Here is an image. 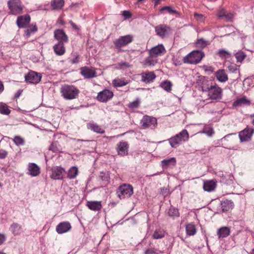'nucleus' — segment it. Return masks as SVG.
<instances>
[{
  "mask_svg": "<svg viewBox=\"0 0 254 254\" xmlns=\"http://www.w3.org/2000/svg\"><path fill=\"white\" fill-rule=\"evenodd\" d=\"M189 137V134L186 129H183L179 133L171 137L168 139L171 147L176 148L179 145L187 141Z\"/></svg>",
  "mask_w": 254,
  "mask_h": 254,
  "instance_id": "1",
  "label": "nucleus"
},
{
  "mask_svg": "<svg viewBox=\"0 0 254 254\" xmlns=\"http://www.w3.org/2000/svg\"><path fill=\"white\" fill-rule=\"evenodd\" d=\"M63 97L66 100L74 99L78 94V90L72 85H64L61 88Z\"/></svg>",
  "mask_w": 254,
  "mask_h": 254,
  "instance_id": "2",
  "label": "nucleus"
},
{
  "mask_svg": "<svg viewBox=\"0 0 254 254\" xmlns=\"http://www.w3.org/2000/svg\"><path fill=\"white\" fill-rule=\"evenodd\" d=\"M204 55L203 52L199 51H193L184 58L185 63L196 64L200 62Z\"/></svg>",
  "mask_w": 254,
  "mask_h": 254,
  "instance_id": "3",
  "label": "nucleus"
},
{
  "mask_svg": "<svg viewBox=\"0 0 254 254\" xmlns=\"http://www.w3.org/2000/svg\"><path fill=\"white\" fill-rule=\"evenodd\" d=\"M117 193L120 199L129 197L133 193V187L129 184H124L118 188Z\"/></svg>",
  "mask_w": 254,
  "mask_h": 254,
  "instance_id": "4",
  "label": "nucleus"
},
{
  "mask_svg": "<svg viewBox=\"0 0 254 254\" xmlns=\"http://www.w3.org/2000/svg\"><path fill=\"white\" fill-rule=\"evenodd\" d=\"M141 127L143 129L148 128H154L157 125V121L156 118L144 116L140 121Z\"/></svg>",
  "mask_w": 254,
  "mask_h": 254,
  "instance_id": "5",
  "label": "nucleus"
},
{
  "mask_svg": "<svg viewBox=\"0 0 254 254\" xmlns=\"http://www.w3.org/2000/svg\"><path fill=\"white\" fill-rule=\"evenodd\" d=\"M206 92L209 99L212 100L220 99L222 97V89L216 84L213 85Z\"/></svg>",
  "mask_w": 254,
  "mask_h": 254,
  "instance_id": "6",
  "label": "nucleus"
},
{
  "mask_svg": "<svg viewBox=\"0 0 254 254\" xmlns=\"http://www.w3.org/2000/svg\"><path fill=\"white\" fill-rule=\"evenodd\" d=\"M254 133V128L247 127L239 133V137L241 142L249 141L251 140Z\"/></svg>",
  "mask_w": 254,
  "mask_h": 254,
  "instance_id": "7",
  "label": "nucleus"
},
{
  "mask_svg": "<svg viewBox=\"0 0 254 254\" xmlns=\"http://www.w3.org/2000/svg\"><path fill=\"white\" fill-rule=\"evenodd\" d=\"M156 35L164 38L171 33L170 27L165 24H160L155 27Z\"/></svg>",
  "mask_w": 254,
  "mask_h": 254,
  "instance_id": "8",
  "label": "nucleus"
},
{
  "mask_svg": "<svg viewBox=\"0 0 254 254\" xmlns=\"http://www.w3.org/2000/svg\"><path fill=\"white\" fill-rule=\"evenodd\" d=\"M113 92L107 89L99 92L97 96V100L100 102L106 103L110 100L113 97Z\"/></svg>",
  "mask_w": 254,
  "mask_h": 254,
  "instance_id": "9",
  "label": "nucleus"
},
{
  "mask_svg": "<svg viewBox=\"0 0 254 254\" xmlns=\"http://www.w3.org/2000/svg\"><path fill=\"white\" fill-rule=\"evenodd\" d=\"M133 41V37L130 35H127L124 36H121L119 39H117L114 44L115 47L118 48H121L126 46L130 43Z\"/></svg>",
  "mask_w": 254,
  "mask_h": 254,
  "instance_id": "10",
  "label": "nucleus"
},
{
  "mask_svg": "<svg viewBox=\"0 0 254 254\" xmlns=\"http://www.w3.org/2000/svg\"><path fill=\"white\" fill-rule=\"evenodd\" d=\"M41 77L42 76L40 73L33 71H30L25 76V81L32 84L39 83L41 81Z\"/></svg>",
  "mask_w": 254,
  "mask_h": 254,
  "instance_id": "11",
  "label": "nucleus"
},
{
  "mask_svg": "<svg viewBox=\"0 0 254 254\" xmlns=\"http://www.w3.org/2000/svg\"><path fill=\"white\" fill-rule=\"evenodd\" d=\"M7 4L12 14H17L22 10L20 0H9Z\"/></svg>",
  "mask_w": 254,
  "mask_h": 254,
  "instance_id": "12",
  "label": "nucleus"
},
{
  "mask_svg": "<svg viewBox=\"0 0 254 254\" xmlns=\"http://www.w3.org/2000/svg\"><path fill=\"white\" fill-rule=\"evenodd\" d=\"M197 83L203 92H206L213 86L212 82L204 76L199 77Z\"/></svg>",
  "mask_w": 254,
  "mask_h": 254,
  "instance_id": "13",
  "label": "nucleus"
},
{
  "mask_svg": "<svg viewBox=\"0 0 254 254\" xmlns=\"http://www.w3.org/2000/svg\"><path fill=\"white\" fill-rule=\"evenodd\" d=\"M129 145L127 142L121 141L117 144V151L118 154L121 156H125L128 154Z\"/></svg>",
  "mask_w": 254,
  "mask_h": 254,
  "instance_id": "14",
  "label": "nucleus"
},
{
  "mask_svg": "<svg viewBox=\"0 0 254 254\" xmlns=\"http://www.w3.org/2000/svg\"><path fill=\"white\" fill-rule=\"evenodd\" d=\"M80 73L85 78H92L97 76L95 69L93 67H83L80 68Z\"/></svg>",
  "mask_w": 254,
  "mask_h": 254,
  "instance_id": "15",
  "label": "nucleus"
},
{
  "mask_svg": "<svg viewBox=\"0 0 254 254\" xmlns=\"http://www.w3.org/2000/svg\"><path fill=\"white\" fill-rule=\"evenodd\" d=\"M54 38L58 42L64 44L68 42V37L62 29H56L55 30Z\"/></svg>",
  "mask_w": 254,
  "mask_h": 254,
  "instance_id": "16",
  "label": "nucleus"
},
{
  "mask_svg": "<svg viewBox=\"0 0 254 254\" xmlns=\"http://www.w3.org/2000/svg\"><path fill=\"white\" fill-rule=\"evenodd\" d=\"M51 177L54 180H60L63 178V173L64 170L61 167H54L51 169Z\"/></svg>",
  "mask_w": 254,
  "mask_h": 254,
  "instance_id": "17",
  "label": "nucleus"
},
{
  "mask_svg": "<svg viewBox=\"0 0 254 254\" xmlns=\"http://www.w3.org/2000/svg\"><path fill=\"white\" fill-rule=\"evenodd\" d=\"M30 19V16L28 14L20 16L18 17L16 23L19 28H24L29 24Z\"/></svg>",
  "mask_w": 254,
  "mask_h": 254,
  "instance_id": "18",
  "label": "nucleus"
},
{
  "mask_svg": "<svg viewBox=\"0 0 254 254\" xmlns=\"http://www.w3.org/2000/svg\"><path fill=\"white\" fill-rule=\"evenodd\" d=\"M165 52L164 47L162 45H158L152 48L149 51V55L150 57H156L163 54Z\"/></svg>",
  "mask_w": 254,
  "mask_h": 254,
  "instance_id": "19",
  "label": "nucleus"
},
{
  "mask_svg": "<svg viewBox=\"0 0 254 254\" xmlns=\"http://www.w3.org/2000/svg\"><path fill=\"white\" fill-rule=\"evenodd\" d=\"M141 81L145 83H149L153 81L156 78V75L153 72H148L147 73H142L141 74Z\"/></svg>",
  "mask_w": 254,
  "mask_h": 254,
  "instance_id": "20",
  "label": "nucleus"
},
{
  "mask_svg": "<svg viewBox=\"0 0 254 254\" xmlns=\"http://www.w3.org/2000/svg\"><path fill=\"white\" fill-rule=\"evenodd\" d=\"M71 228L69 223L63 222L59 224L56 227V231L59 234H63L69 231Z\"/></svg>",
  "mask_w": 254,
  "mask_h": 254,
  "instance_id": "21",
  "label": "nucleus"
},
{
  "mask_svg": "<svg viewBox=\"0 0 254 254\" xmlns=\"http://www.w3.org/2000/svg\"><path fill=\"white\" fill-rule=\"evenodd\" d=\"M176 160L174 157L168 159H164L161 162V165L164 170L169 168H172L176 165Z\"/></svg>",
  "mask_w": 254,
  "mask_h": 254,
  "instance_id": "22",
  "label": "nucleus"
},
{
  "mask_svg": "<svg viewBox=\"0 0 254 254\" xmlns=\"http://www.w3.org/2000/svg\"><path fill=\"white\" fill-rule=\"evenodd\" d=\"M28 174L31 176L35 177L39 175L40 173V168L35 163H29L28 167Z\"/></svg>",
  "mask_w": 254,
  "mask_h": 254,
  "instance_id": "23",
  "label": "nucleus"
},
{
  "mask_svg": "<svg viewBox=\"0 0 254 254\" xmlns=\"http://www.w3.org/2000/svg\"><path fill=\"white\" fill-rule=\"evenodd\" d=\"M216 187V181L215 180L206 181L204 182L203 188L205 191L210 192L213 191Z\"/></svg>",
  "mask_w": 254,
  "mask_h": 254,
  "instance_id": "24",
  "label": "nucleus"
},
{
  "mask_svg": "<svg viewBox=\"0 0 254 254\" xmlns=\"http://www.w3.org/2000/svg\"><path fill=\"white\" fill-rule=\"evenodd\" d=\"M251 102L246 97L237 98L233 103L234 107H241L244 105H250Z\"/></svg>",
  "mask_w": 254,
  "mask_h": 254,
  "instance_id": "25",
  "label": "nucleus"
},
{
  "mask_svg": "<svg viewBox=\"0 0 254 254\" xmlns=\"http://www.w3.org/2000/svg\"><path fill=\"white\" fill-rule=\"evenodd\" d=\"M54 51L56 55L59 56L63 55L64 54L65 50L64 43L58 42L53 47Z\"/></svg>",
  "mask_w": 254,
  "mask_h": 254,
  "instance_id": "26",
  "label": "nucleus"
},
{
  "mask_svg": "<svg viewBox=\"0 0 254 254\" xmlns=\"http://www.w3.org/2000/svg\"><path fill=\"white\" fill-rule=\"evenodd\" d=\"M234 203L232 201L228 199H225L222 201L221 207L223 212L228 211L233 208Z\"/></svg>",
  "mask_w": 254,
  "mask_h": 254,
  "instance_id": "27",
  "label": "nucleus"
},
{
  "mask_svg": "<svg viewBox=\"0 0 254 254\" xmlns=\"http://www.w3.org/2000/svg\"><path fill=\"white\" fill-rule=\"evenodd\" d=\"M87 206L90 209L93 211H99L102 208L101 201H88L87 203Z\"/></svg>",
  "mask_w": 254,
  "mask_h": 254,
  "instance_id": "28",
  "label": "nucleus"
},
{
  "mask_svg": "<svg viewBox=\"0 0 254 254\" xmlns=\"http://www.w3.org/2000/svg\"><path fill=\"white\" fill-rule=\"evenodd\" d=\"M129 81L125 78H116L112 81V84L115 87H120L126 85Z\"/></svg>",
  "mask_w": 254,
  "mask_h": 254,
  "instance_id": "29",
  "label": "nucleus"
},
{
  "mask_svg": "<svg viewBox=\"0 0 254 254\" xmlns=\"http://www.w3.org/2000/svg\"><path fill=\"white\" fill-rule=\"evenodd\" d=\"M216 76L218 80L221 82H225L228 80V76L224 69H220L216 72Z\"/></svg>",
  "mask_w": 254,
  "mask_h": 254,
  "instance_id": "30",
  "label": "nucleus"
},
{
  "mask_svg": "<svg viewBox=\"0 0 254 254\" xmlns=\"http://www.w3.org/2000/svg\"><path fill=\"white\" fill-rule=\"evenodd\" d=\"M64 0H52L51 6L53 10L61 9L64 5Z\"/></svg>",
  "mask_w": 254,
  "mask_h": 254,
  "instance_id": "31",
  "label": "nucleus"
},
{
  "mask_svg": "<svg viewBox=\"0 0 254 254\" xmlns=\"http://www.w3.org/2000/svg\"><path fill=\"white\" fill-rule=\"evenodd\" d=\"M87 126L88 128L91 129L95 132L101 134H103L105 132L104 129L96 124L89 123L87 124Z\"/></svg>",
  "mask_w": 254,
  "mask_h": 254,
  "instance_id": "32",
  "label": "nucleus"
},
{
  "mask_svg": "<svg viewBox=\"0 0 254 254\" xmlns=\"http://www.w3.org/2000/svg\"><path fill=\"white\" fill-rule=\"evenodd\" d=\"M186 231L187 234L189 236H193L196 232L195 226L192 223L186 225Z\"/></svg>",
  "mask_w": 254,
  "mask_h": 254,
  "instance_id": "33",
  "label": "nucleus"
},
{
  "mask_svg": "<svg viewBox=\"0 0 254 254\" xmlns=\"http://www.w3.org/2000/svg\"><path fill=\"white\" fill-rule=\"evenodd\" d=\"M230 230L227 227H223L220 228L217 231V235L219 238H225L230 235Z\"/></svg>",
  "mask_w": 254,
  "mask_h": 254,
  "instance_id": "34",
  "label": "nucleus"
},
{
  "mask_svg": "<svg viewBox=\"0 0 254 254\" xmlns=\"http://www.w3.org/2000/svg\"><path fill=\"white\" fill-rule=\"evenodd\" d=\"M11 231L14 235H19L22 232V228L17 223H13L10 226Z\"/></svg>",
  "mask_w": 254,
  "mask_h": 254,
  "instance_id": "35",
  "label": "nucleus"
},
{
  "mask_svg": "<svg viewBox=\"0 0 254 254\" xmlns=\"http://www.w3.org/2000/svg\"><path fill=\"white\" fill-rule=\"evenodd\" d=\"M167 213L169 216L174 219L175 217L179 216V212L177 209L171 206L167 211Z\"/></svg>",
  "mask_w": 254,
  "mask_h": 254,
  "instance_id": "36",
  "label": "nucleus"
},
{
  "mask_svg": "<svg viewBox=\"0 0 254 254\" xmlns=\"http://www.w3.org/2000/svg\"><path fill=\"white\" fill-rule=\"evenodd\" d=\"M78 172V168L75 166L71 167L67 173V177L69 179L75 178Z\"/></svg>",
  "mask_w": 254,
  "mask_h": 254,
  "instance_id": "37",
  "label": "nucleus"
},
{
  "mask_svg": "<svg viewBox=\"0 0 254 254\" xmlns=\"http://www.w3.org/2000/svg\"><path fill=\"white\" fill-rule=\"evenodd\" d=\"M209 44V42L204 40L203 38L197 39L195 43V46L200 49H203Z\"/></svg>",
  "mask_w": 254,
  "mask_h": 254,
  "instance_id": "38",
  "label": "nucleus"
},
{
  "mask_svg": "<svg viewBox=\"0 0 254 254\" xmlns=\"http://www.w3.org/2000/svg\"><path fill=\"white\" fill-rule=\"evenodd\" d=\"M160 86L165 91L170 92L172 90V84L171 81L166 80L163 81Z\"/></svg>",
  "mask_w": 254,
  "mask_h": 254,
  "instance_id": "39",
  "label": "nucleus"
},
{
  "mask_svg": "<svg viewBox=\"0 0 254 254\" xmlns=\"http://www.w3.org/2000/svg\"><path fill=\"white\" fill-rule=\"evenodd\" d=\"M218 55L222 59H227L231 56V53L228 51L224 49H220L218 52Z\"/></svg>",
  "mask_w": 254,
  "mask_h": 254,
  "instance_id": "40",
  "label": "nucleus"
},
{
  "mask_svg": "<svg viewBox=\"0 0 254 254\" xmlns=\"http://www.w3.org/2000/svg\"><path fill=\"white\" fill-rule=\"evenodd\" d=\"M49 150L56 153L59 152L61 150L60 146L57 142H53L50 146Z\"/></svg>",
  "mask_w": 254,
  "mask_h": 254,
  "instance_id": "41",
  "label": "nucleus"
},
{
  "mask_svg": "<svg viewBox=\"0 0 254 254\" xmlns=\"http://www.w3.org/2000/svg\"><path fill=\"white\" fill-rule=\"evenodd\" d=\"M10 112L8 106L3 104L0 105V113L3 115H8Z\"/></svg>",
  "mask_w": 254,
  "mask_h": 254,
  "instance_id": "42",
  "label": "nucleus"
},
{
  "mask_svg": "<svg viewBox=\"0 0 254 254\" xmlns=\"http://www.w3.org/2000/svg\"><path fill=\"white\" fill-rule=\"evenodd\" d=\"M235 57L237 62H241L246 58V55L243 51H239L235 54Z\"/></svg>",
  "mask_w": 254,
  "mask_h": 254,
  "instance_id": "43",
  "label": "nucleus"
},
{
  "mask_svg": "<svg viewBox=\"0 0 254 254\" xmlns=\"http://www.w3.org/2000/svg\"><path fill=\"white\" fill-rule=\"evenodd\" d=\"M13 141L17 146L24 145L25 143L24 139L20 136H15L13 138Z\"/></svg>",
  "mask_w": 254,
  "mask_h": 254,
  "instance_id": "44",
  "label": "nucleus"
},
{
  "mask_svg": "<svg viewBox=\"0 0 254 254\" xmlns=\"http://www.w3.org/2000/svg\"><path fill=\"white\" fill-rule=\"evenodd\" d=\"M154 239H159L164 237V232L160 230H156L152 236Z\"/></svg>",
  "mask_w": 254,
  "mask_h": 254,
  "instance_id": "45",
  "label": "nucleus"
},
{
  "mask_svg": "<svg viewBox=\"0 0 254 254\" xmlns=\"http://www.w3.org/2000/svg\"><path fill=\"white\" fill-rule=\"evenodd\" d=\"M202 132L209 136H211L214 133L213 128L210 126H205L203 129Z\"/></svg>",
  "mask_w": 254,
  "mask_h": 254,
  "instance_id": "46",
  "label": "nucleus"
},
{
  "mask_svg": "<svg viewBox=\"0 0 254 254\" xmlns=\"http://www.w3.org/2000/svg\"><path fill=\"white\" fill-rule=\"evenodd\" d=\"M166 10L169 13H178V12L175 9H173L171 6H165L163 7L160 9V11Z\"/></svg>",
  "mask_w": 254,
  "mask_h": 254,
  "instance_id": "47",
  "label": "nucleus"
},
{
  "mask_svg": "<svg viewBox=\"0 0 254 254\" xmlns=\"http://www.w3.org/2000/svg\"><path fill=\"white\" fill-rule=\"evenodd\" d=\"M140 104V100L139 99H137L136 100L129 103L128 107L130 108L134 109L138 107Z\"/></svg>",
  "mask_w": 254,
  "mask_h": 254,
  "instance_id": "48",
  "label": "nucleus"
},
{
  "mask_svg": "<svg viewBox=\"0 0 254 254\" xmlns=\"http://www.w3.org/2000/svg\"><path fill=\"white\" fill-rule=\"evenodd\" d=\"M99 178L102 181H107L109 179V175L107 173L102 172L99 175Z\"/></svg>",
  "mask_w": 254,
  "mask_h": 254,
  "instance_id": "49",
  "label": "nucleus"
},
{
  "mask_svg": "<svg viewBox=\"0 0 254 254\" xmlns=\"http://www.w3.org/2000/svg\"><path fill=\"white\" fill-rule=\"evenodd\" d=\"M8 154V152L3 150V149H0V159H3L5 158Z\"/></svg>",
  "mask_w": 254,
  "mask_h": 254,
  "instance_id": "50",
  "label": "nucleus"
},
{
  "mask_svg": "<svg viewBox=\"0 0 254 254\" xmlns=\"http://www.w3.org/2000/svg\"><path fill=\"white\" fill-rule=\"evenodd\" d=\"M194 16L197 21H203L204 19V16L202 14L194 13Z\"/></svg>",
  "mask_w": 254,
  "mask_h": 254,
  "instance_id": "51",
  "label": "nucleus"
},
{
  "mask_svg": "<svg viewBox=\"0 0 254 254\" xmlns=\"http://www.w3.org/2000/svg\"><path fill=\"white\" fill-rule=\"evenodd\" d=\"M228 70L232 72H234L237 70V66L236 64H231L229 66H228Z\"/></svg>",
  "mask_w": 254,
  "mask_h": 254,
  "instance_id": "52",
  "label": "nucleus"
},
{
  "mask_svg": "<svg viewBox=\"0 0 254 254\" xmlns=\"http://www.w3.org/2000/svg\"><path fill=\"white\" fill-rule=\"evenodd\" d=\"M220 17H223V16H225L226 19L228 20H231L232 19V18H233V14H232V13H229V14H220L219 15V16Z\"/></svg>",
  "mask_w": 254,
  "mask_h": 254,
  "instance_id": "53",
  "label": "nucleus"
},
{
  "mask_svg": "<svg viewBox=\"0 0 254 254\" xmlns=\"http://www.w3.org/2000/svg\"><path fill=\"white\" fill-rule=\"evenodd\" d=\"M146 63L149 65H154L156 63V61L151 60L150 58H148L146 59Z\"/></svg>",
  "mask_w": 254,
  "mask_h": 254,
  "instance_id": "54",
  "label": "nucleus"
},
{
  "mask_svg": "<svg viewBox=\"0 0 254 254\" xmlns=\"http://www.w3.org/2000/svg\"><path fill=\"white\" fill-rule=\"evenodd\" d=\"M123 15L126 18H129L131 17V14L129 11L125 10L123 11Z\"/></svg>",
  "mask_w": 254,
  "mask_h": 254,
  "instance_id": "55",
  "label": "nucleus"
},
{
  "mask_svg": "<svg viewBox=\"0 0 254 254\" xmlns=\"http://www.w3.org/2000/svg\"><path fill=\"white\" fill-rule=\"evenodd\" d=\"M156 253L153 249H148L144 252V254H155Z\"/></svg>",
  "mask_w": 254,
  "mask_h": 254,
  "instance_id": "56",
  "label": "nucleus"
},
{
  "mask_svg": "<svg viewBox=\"0 0 254 254\" xmlns=\"http://www.w3.org/2000/svg\"><path fill=\"white\" fill-rule=\"evenodd\" d=\"M6 237L4 234L0 233V245H2L5 241Z\"/></svg>",
  "mask_w": 254,
  "mask_h": 254,
  "instance_id": "57",
  "label": "nucleus"
},
{
  "mask_svg": "<svg viewBox=\"0 0 254 254\" xmlns=\"http://www.w3.org/2000/svg\"><path fill=\"white\" fill-rule=\"evenodd\" d=\"M69 23L70 24L72 28L73 29L76 30H78V26L73 22H72V21H70Z\"/></svg>",
  "mask_w": 254,
  "mask_h": 254,
  "instance_id": "58",
  "label": "nucleus"
},
{
  "mask_svg": "<svg viewBox=\"0 0 254 254\" xmlns=\"http://www.w3.org/2000/svg\"><path fill=\"white\" fill-rule=\"evenodd\" d=\"M161 192L165 196L167 194V193H168L167 189H166V188L162 189H161Z\"/></svg>",
  "mask_w": 254,
  "mask_h": 254,
  "instance_id": "59",
  "label": "nucleus"
},
{
  "mask_svg": "<svg viewBox=\"0 0 254 254\" xmlns=\"http://www.w3.org/2000/svg\"><path fill=\"white\" fill-rule=\"evenodd\" d=\"M3 85L1 81H0V94L3 91Z\"/></svg>",
  "mask_w": 254,
  "mask_h": 254,
  "instance_id": "60",
  "label": "nucleus"
},
{
  "mask_svg": "<svg viewBox=\"0 0 254 254\" xmlns=\"http://www.w3.org/2000/svg\"><path fill=\"white\" fill-rule=\"evenodd\" d=\"M21 91L18 90L15 94V97L18 98L20 96V95H21Z\"/></svg>",
  "mask_w": 254,
  "mask_h": 254,
  "instance_id": "61",
  "label": "nucleus"
},
{
  "mask_svg": "<svg viewBox=\"0 0 254 254\" xmlns=\"http://www.w3.org/2000/svg\"><path fill=\"white\" fill-rule=\"evenodd\" d=\"M121 66H125V67H129V64L127 63H126V62H124V63H123L121 64Z\"/></svg>",
  "mask_w": 254,
  "mask_h": 254,
  "instance_id": "62",
  "label": "nucleus"
},
{
  "mask_svg": "<svg viewBox=\"0 0 254 254\" xmlns=\"http://www.w3.org/2000/svg\"><path fill=\"white\" fill-rule=\"evenodd\" d=\"M30 30H31V31L32 32H35L37 30V29L36 28V26L35 25L32 27H30Z\"/></svg>",
  "mask_w": 254,
  "mask_h": 254,
  "instance_id": "63",
  "label": "nucleus"
},
{
  "mask_svg": "<svg viewBox=\"0 0 254 254\" xmlns=\"http://www.w3.org/2000/svg\"><path fill=\"white\" fill-rule=\"evenodd\" d=\"M238 33H239L241 39H245V38H246V36H245V35H244V34L240 33L239 31L238 32Z\"/></svg>",
  "mask_w": 254,
  "mask_h": 254,
  "instance_id": "64",
  "label": "nucleus"
}]
</instances>
